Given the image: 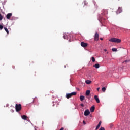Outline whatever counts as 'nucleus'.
Here are the masks:
<instances>
[{
    "mask_svg": "<svg viewBox=\"0 0 130 130\" xmlns=\"http://www.w3.org/2000/svg\"><path fill=\"white\" fill-rule=\"evenodd\" d=\"M109 41H110V42H114L115 43H120V42H121V40L116 38H112L109 40Z\"/></svg>",
    "mask_w": 130,
    "mask_h": 130,
    "instance_id": "nucleus-1",
    "label": "nucleus"
},
{
    "mask_svg": "<svg viewBox=\"0 0 130 130\" xmlns=\"http://www.w3.org/2000/svg\"><path fill=\"white\" fill-rule=\"evenodd\" d=\"M77 95V92H73L71 93H67L66 97L67 99L71 98L72 96H76Z\"/></svg>",
    "mask_w": 130,
    "mask_h": 130,
    "instance_id": "nucleus-2",
    "label": "nucleus"
},
{
    "mask_svg": "<svg viewBox=\"0 0 130 130\" xmlns=\"http://www.w3.org/2000/svg\"><path fill=\"white\" fill-rule=\"evenodd\" d=\"M15 109L17 112H19V111H20V110H22V105H21V104H16L15 105Z\"/></svg>",
    "mask_w": 130,
    "mask_h": 130,
    "instance_id": "nucleus-3",
    "label": "nucleus"
},
{
    "mask_svg": "<svg viewBox=\"0 0 130 130\" xmlns=\"http://www.w3.org/2000/svg\"><path fill=\"white\" fill-rule=\"evenodd\" d=\"M94 41H98L99 40V34L96 32L94 36Z\"/></svg>",
    "mask_w": 130,
    "mask_h": 130,
    "instance_id": "nucleus-4",
    "label": "nucleus"
},
{
    "mask_svg": "<svg viewBox=\"0 0 130 130\" xmlns=\"http://www.w3.org/2000/svg\"><path fill=\"white\" fill-rule=\"evenodd\" d=\"M89 114H90V111L89 110H86L84 111V115H85V116H88Z\"/></svg>",
    "mask_w": 130,
    "mask_h": 130,
    "instance_id": "nucleus-5",
    "label": "nucleus"
},
{
    "mask_svg": "<svg viewBox=\"0 0 130 130\" xmlns=\"http://www.w3.org/2000/svg\"><path fill=\"white\" fill-rule=\"evenodd\" d=\"M81 45L82 47H87L88 46V44L84 42L81 43Z\"/></svg>",
    "mask_w": 130,
    "mask_h": 130,
    "instance_id": "nucleus-6",
    "label": "nucleus"
},
{
    "mask_svg": "<svg viewBox=\"0 0 130 130\" xmlns=\"http://www.w3.org/2000/svg\"><path fill=\"white\" fill-rule=\"evenodd\" d=\"M12 15H13V14H12V13L7 14V15H6L7 19H8V20H10V19H11V17H12Z\"/></svg>",
    "mask_w": 130,
    "mask_h": 130,
    "instance_id": "nucleus-7",
    "label": "nucleus"
},
{
    "mask_svg": "<svg viewBox=\"0 0 130 130\" xmlns=\"http://www.w3.org/2000/svg\"><path fill=\"white\" fill-rule=\"evenodd\" d=\"M122 12V8L121 7H119L117 11V13L118 14H120V13Z\"/></svg>",
    "mask_w": 130,
    "mask_h": 130,
    "instance_id": "nucleus-8",
    "label": "nucleus"
},
{
    "mask_svg": "<svg viewBox=\"0 0 130 130\" xmlns=\"http://www.w3.org/2000/svg\"><path fill=\"white\" fill-rule=\"evenodd\" d=\"M95 100L96 101L97 103H100V100H99V98H98V96L95 95L94 97Z\"/></svg>",
    "mask_w": 130,
    "mask_h": 130,
    "instance_id": "nucleus-9",
    "label": "nucleus"
},
{
    "mask_svg": "<svg viewBox=\"0 0 130 130\" xmlns=\"http://www.w3.org/2000/svg\"><path fill=\"white\" fill-rule=\"evenodd\" d=\"M90 112H94V110H95V106H92L91 108H90Z\"/></svg>",
    "mask_w": 130,
    "mask_h": 130,
    "instance_id": "nucleus-10",
    "label": "nucleus"
},
{
    "mask_svg": "<svg viewBox=\"0 0 130 130\" xmlns=\"http://www.w3.org/2000/svg\"><path fill=\"white\" fill-rule=\"evenodd\" d=\"M101 123H102L101 121H100L98 125L96 127L95 130H98L100 127V126L101 125Z\"/></svg>",
    "mask_w": 130,
    "mask_h": 130,
    "instance_id": "nucleus-11",
    "label": "nucleus"
},
{
    "mask_svg": "<svg viewBox=\"0 0 130 130\" xmlns=\"http://www.w3.org/2000/svg\"><path fill=\"white\" fill-rule=\"evenodd\" d=\"M21 118H22V119H24V120H26L27 118V116L23 115L22 116H21Z\"/></svg>",
    "mask_w": 130,
    "mask_h": 130,
    "instance_id": "nucleus-12",
    "label": "nucleus"
},
{
    "mask_svg": "<svg viewBox=\"0 0 130 130\" xmlns=\"http://www.w3.org/2000/svg\"><path fill=\"white\" fill-rule=\"evenodd\" d=\"M80 99L81 101H84V100H85V96L83 95H81L80 96Z\"/></svg>",
    "mask_w": 130,
    "mask_h": 130,
    "instance_id": "nucleus-13",
    "label": "nucleus"
},
{
    "mask_svg": "<svg viewBox=\"0 0 130 130\" xmlns=\"http://www.w3.org/2000/svg\"><path fill=\"white\" fill-rule=\"evenodd\" d=\"M90 93H91V92L89 90H87L85 93L86 96H89L90 95Z\"/></svg>",
    "mask_w": 130,
    "mask_h": 130,
    "instance_id": "nucleus-14",
    "label": "nucleus"
},
{
    "mask_svg": "<svg viewBox=\"0 0 130 130\" xmlns=\"http://www.w3.org/2000/svg\"><path fill=\"white\" fill-rule=\"evenodd\" d=\"M93 67H94L95 69H99V68H100V65L99 64H95V65H93Z\"/></svg>",
    "mask_w": 130,
    "mask_h": 130,
    "instance_id": "nucleus-15",
    "label": "nucleus"
},
{
    "mask_svg": "<svg viewBox=\"0 0 130 130\" xmlns=\"http://www.w3.org/2000/svg\"><path fill=\"white\" fill-rule=\"evenodd\" d=\"M85 83L87 84V85H90V84H91V83H92V81H91L90 80H86L85 81Z\"/></svg>",
    "mask_w": 130,
    "mask_h": 130,
    "instance_id": "nucleus-16",
    "label": "nucleus"
},
{
    "mask_svg": "<svg viewBox=\"0 0 130 130\" xmlns=\"http://www.w3.org/2000/svg\"><path fill=\"white\" fill-rule=\"evenodd\" d=\"M91 60H92V62H95V61H96V60L95 59V57H91Z\"/></svg>",
    "mask_w": 130,
    "mask_h": 130,
    "instance_id": "nucleus-17",
    "label": "nucleus"
},
{
    "mask_svg": "<svg viewBox=\"0 0 130 130\" xmlns=\"http://www.w3.org/2000/svg\"><path fill=\"white\" fill-rule=\"evenodd\" d=\"M105 12H107V10H102V12H103V14H102V15H103V16H104V15H105Z\"/></svg>",
    "mask_w": 130,
    "mask_h": 130,
    "instance_id": "nucleus-18",
    "label": "nucleus"
},
{
    "mask_svg": "<svg viewBox=\"0 0 130 130\" xmlns=\"http://www.w3.org/2000/svg\"><path fill=\"white\" fill-rule=\"evenodd\" d=\"M5 31L7 32V34H9V30H8V28L4 27Z\"/></svg>",
    "mask_w": 130,
    "mask_h": 130,
    "instance_id": "nucleus-19",
    "label": "nucleus"
},
{
    "mask_svg": "<svg viewBox=\"0 0 130 130\" xmlns=\"http://www.w3.org/2000/svg\"><path fill=\"white\" fill-rule=\"evenodd\" d=\"M102 91H103V92H105V91H106V88H105V87H103L102 88Z\"/></svg>",
    "mask_w": 130,
    "mask_h": 130,
    "instance_id": "nucleus-20",
    "label": "nucleus"
},
{
    "mask_svg": "<svg viewBox=\"0 0 130 130\" xmlns=\"http://www.w3.org/2000/svg\"><path fill=\"white\" fill-rule=\"evenodd\" d=\"M112 51H117V49L115 48H113L112 49Z\"/></svg>",
    "mask_w": 130,
    "mask_h": 130,
    "instance_id": "nucleus-21",
    "label": "nucleus"
},
{
    "mask_svg": "<svg viewBox=\"0 0 130 130\" xmlns=\"http://www.w3.org/2000/svg\"><path fill=\"white\" fill-rule=\"evenodd\" d=\"M2 20H3V16L2 14H0V21H2Z\"/></svg>",
    "mask_w": 130,
    "mask_h": 130,
    "instance_id": "nucleus-22",
    "label": "nucleus"
},
{
    "mask_svg": "<svg viewBox=\"0 0 130 130\" xmlns=\"http://www.w3.org/2000/svg\"><path fill=\"white\" fill-rule=\"evenodd\" d=\"M3 28H4V26L0 24V29H1V30H2V29H3Z\"/></svg>",
    "mask_w": 130,
    "mask_h": 130,
    "instance_id": "nucleus-23",
    "label": "nucleus"
},
{
    "mask_svg": "<svg viewBox=\"0 0 130 130\" xmlns=\"http://www.w3.org/2000/svg\"><path fill=\"white\" fill-rule=\"evenodd\" d=\"M130 60H125L123 62H129Z\"/></svg>",
    "mask_w": 130,
    "mask_h": 130,
    "instance_id": "nucleus-24",
    "label": "nucleus"
},
{
    "mask_svg": "<svg viewBox=\"0 0 130 130\" xmlns=\"http://www.w3.org/2000/svg\"><path fill=\"white\" fill-rule=\"evenodd\" d=\"M80 106L82 107H84L85 106V105H83V104H80Z\"/></svg>",
    "mask_w": 130,
    "mask_h": 130,
    "instance_id": "nucleus-25",
    "label": "nucleus"
},
{
    "mask_svg": "<svg viewBox=\"0 0 130 130\" xmlns=\"http://www.w3.org/2000/svg\"><path fill=\"white\" fill-rule=\"evenodd\" d=\"M83 124H84V125H85V124H86V121H83Z\"/></svg>",
    "mask_w": 130,
    "mask_h": 130,
    "instance_id": "nucleus-26",
    "label": "nucleus"
},
{
    "mask_svg": "<svg viewBox=\"0 0 130 130\" xmlns=\"http://www.w3.org/2000/svg\"><path fill=\"white\" fill-rule=\"evenodd\" d=\"M97 90H98V91H99V90H100V88H99V87L98 88H97Z\"/></svg>",
    "mask_w": 130,
    "mask_h": 130,
    "instance_id": "nucleus-27",
    "label": "nucleus"
},
{
    "mask_svg": "<svg viewBox=\"0 0 130 130\" xmlns=\"http://www.w3.org/2000/svg\"><path fill=\"white\" fill-rule=\"evenodd\" d=\"M100 40H103V38H100Z\"/></svg>",
    "mask_w": 130,
    "mask_h": 130,
    "instance_id": "nucleus-28",
    "label": "nucleus"
},
{
    "mask_svg": "<svg viewBox=\"0 0 130 130\" xmlns=\"http://www.w3.org/2000/svg\"><path fill=\"white\" fill-rule=\"evenodd\" d=\"M104 51L106 52L107 51V50L106 49H104Z\"/></svg>",
    "mask_w": 130,
    "mask_h": 130,
    "instance_id": "nucleus-29",
    "label": "nucleus"
},
{
    "mask_svg": "<svg viewBox=\"0 0 130 130\" xmlns=\"http://www.w3.org/2000/svg\"><path fill=\"white\" fill-rule=\"evenodd\" d=\"M11 111L12 112H14V110H11Z\"/></svg>",
    "mask_w": 130,
    "mask_h": 130,
    "instance_id": "nucleus-30",
    "label": "nucleus"
},
{
    "mask_svg": "<svg viewBox=\"0 0 130 130\" xmlns=\"http://www.w3.org/2000/svg\"><path fill=\"white\" fill-rule=\"evenodd\" d=\"M88 99H90V97H87Z\"/></svg>",
    "mask_w": 130,
    "mask_h": 130,
    "instance_id": "nucleus-31",
    "label": "nucleus"
},
{
    "mask_svg": "<svg viewBox=\"0 0 130 130\" xmlns=\"http://www.w3.org/2000/svg\"><path fill=\"white\" fill-rule=\"evenodd\" d=\"M63 37H64V38L65 36H64Z\"/></svg>",
    "mask_w": 130,
    "mask_h": 130,
    "instance_id": "nucleus-32",
    "label": "nucleus"
}]
</instances>
